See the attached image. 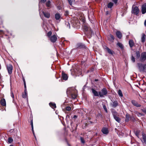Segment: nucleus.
I'll return each instance as SVG.
<instances>
[{
    "mask_svg": "<svg viewBox=\"0 0 146 146\" xmlns=\"http://www.w3.org/2000/svg\"><path fill=\"white\" fill-rule=\"evenodd\" d=\"M77 90L73 88H68L66 91V94L68 97L70 98L74 99L77 96Z\"/></svg>",
    "mask_w": 146,
    "mask_h": 146,
    "instance_id": "1",
    "label": "nucleus"
},
{
    "mask_svg": "<svg viewBox=\"0 0 146 146\" xmlns=\"http://www.w3.org/2000/svg\"><path fill=\"white\" fill-rule=\"evenodd\" d=\"M137 66L140 72H146V64H143L141 63H138L137 64Z\"/></svg>",
    "mask_w": 146,
    "mask_h": 146,
    "instance_id": "2",
    "label": "nucleus"
},
{
    "mask_svg": "<svg viewBox=\"0 0 146 146\" xmlns=\"http://www.w3.org/2000/svg\"><path fill=\"white\" fill-rule=\"evenodd\" d=\"M111 111L114 119L117 122L119 123L120 122L121 119L118 117L119 115L117 112L113 109H112Z\"/></svg>",
    "mask_w": 146,
    "mask_h": 146,
    "instance_id": "3",
    "label": "nucleus"
},
{
    "mask_svg": "<svg viewBox=\"0 0 146 146\" xmlns=\"http://www.w3.org/2000/svg\"><path fill=\"white\" fill-rule=\"evenodd\" d=\"M108 90L105 88H103L102 89L101 91L98 92L99 96L100 97H103L104 96H106L108 94Z\"/></svg>",
    "mask_w": 146,
    "mask_h": 146,
    "instance_id": "4",
    "label": "nucleus"
},
{
    "mask_svg": "<svg viewBox=\"0 0 146 146\" xmlns=\"http://www.w3.org/2000/svg\"><path fill=\"white\" fill-rule=\"evenodd\" d=\"M103 47L105 50L111 55L113 56V54H115V52L112 50L110 49L107 46L104 45L103 46Z\"/></svg>",
    "mask_w": 146,
    "mask_h": 146,
    "instance_id": "5",
    "label": "nucleus"
},
{
    "mask_svg": "<svg viewBox=\"0 0 146 146\" xmlns=\"http://www.w3.org/2000/svg\"><path fill=\"white\" fill-rule=\"evenodd\" d=\"M146 60V52H143L141 54L139 60L141 62H144Z\"/></svg>",
    "mask_w": 146,
    "mask_h": 146,
    "instance_id": "6",
    "label": "nucleus"
},
{
    "mask_svg": "<svg viewBox=\"0 0 146 146\" xmlns=\"http://www.w3.org/2000/svg\"><path fill=\"white\" fill-rule=\"evenodd\" d=\"M28 121L30 123L31 125V128H32V131L33 135L34 136H35V133H34V131L33 129V116L31 115L30 117L29 118V119L28 120Z\"/></svg>",
    "mask_w": 146,
    "mask_h": 146,
    "instance_id": "7",
    "label": "nucleus"
},
{
    "mask_svg": "<svg viewBox=\"0 0 146 146\" xmlns=\"http://www.w3.org/2000/svg\"><path fill=\"white\" fill-rule=\"evenodd\" d=\"M112 102L110 103V105L111 107L114 108H115L117 106H119V104L118 102L115 100L113 101L111 100Z\"/></svg>",
    "mask_w": 146,
    "mask_h": 146,
    "instance_id": "8",
    "label": "nucleus"
},
{
    "mask_svg": "<svg viewBox=\"0 0 146 146\" xmlns=\"http://www.w3.org/2000/svg\"><path fill=\"white\" fill-rule=\"evenodd\" d=\"M76 48L78 49L84 48L85 49L86 48L85 45L81 43H78L76 46Z\"/></svg>",
    "mask_w": 146,
    "mask_h": 146,
    "instance_id": "9",
    "label": "nucleus"
},
{
    "mask_svg": "<svg viewBox=\"0 0 146 146\" xmlns=\"http://www.w3.org/2000/svg\"><path fill=\"white\" fill-rule=\"evenodd\" d=\"M132 11L133 14L137 15L139 12V9L138 7L135 6L133 9H132Z\"/></svg>",
    "mask_w": 146,
    "mask_h": 146,
    "instance_id": "10",
    "label": "nucleus"
},
{
    "mask_svg": "<svg viewBox=\"0 0 146 146\" xmlns=\"http://www.w3.org/2000/svg\"><path fill=\"white\" fill-rule=\"evenodd\" d=\"M107 38L108 41L111 42H114L115 37L113 35L110 34L108 35Z\"/></svg>",
    "mask_w": 146,
    "mask_h": 146,
    "instance_id": "11",
    "label": "nucleus"
},
{
    "mask_svg": "<svg viewBox=\"0 0 146 146\" xmlns=\"http://www.w3.org/2000/svg\"><path fill=\"white\" fill-rule=\"evenodd\" d=\"M131 102L133 105L135 107H140L141 106V104L139 103L134 100H132Z\"/></svg>",
    "mask_w": 146,
    "mask_h": 146,
    "instance_id": "12",
    "label": "nucleus"
},
{
    "mask_svg": "<svg viewBox=\"0 0 146 146\" xmlns=\"http://www.w3.org/2000/svg\"><path fill=\"white\" fill-rule=\"evenodd\" d=\"M57 40L56 35H54L50 37V41L53 43L56 42Z\"/></svg>",
    "mask_w": 146,
    "mask_h": 146,
    "instance_id": "13",
    "label": "nucleus"
},
{
    "mask_svg": "<svg viewBox=\"0 0 146 146\" xmlns=\"http://www.w3.org/2000/svg\"><path fill=\"white\" fill-rule=\"evenodd\" d=\"M8 73L9 74H12L13 70L12 65L11 64H9L7 66V68Z\"/></svg>",
    "mask_w": 146,
    "mask_h": 146,
    "instance_id": "14",
    "label": "nucleus"
},
{
    "mask_svg": "<svg viewBox=\"0 0 146 146\" xmlns=\"http://www.w3.org/2000/svg\"><path fill=\"white\" fill-rule=\"evenodd\" d=\"M62 78L65 80H67L68 78V76L67 74H65L63 71L62 73Z\"/></svg>",
    "mask_w": 146,
    "mask_h": 146,
    "instance_id": "15",
    "label": "nucleus"
},
{
    "mask_svg": "<svg viewBox=\"0 0 146 146\" xmlns=\"http://www.w3.org/2000/svg\"><path fill=\"white\" fill-rule=\"evenodd\" d=\"M0 103L1 106L3 107H5L6 106V102L5 99L2 98L0 101Z\"/></svg>",
    "mask_w": 146,
    "mask_h": 146,
    "instance_id": "16",
    "label": "nucleus"
},
{
    "mask_svg": "<svg viewBox=\"0 0 146 146\" xmlns=\"http://www.w3.org/2000/svg\"><path fill=\"white\" fill-rule=\"evenodd\" d=\"M141 11L142 14H144L146 13V3H144L142 5Z\"/></svg>",
    "mask_w": 146,
    "mask_h": 146,
    "instance_id": "17",
    "label": "nucleus"
},
{
    "mask_svg": "<svg viewBox=\"0 0 146 146\" xmlns=\"http://www.w3.org/2000/svg\"><path fill=\"white\" fill-rule=\"evenodd\" d=\"M86 32V33H87V35L88 37V38H90L92 37V34L94 33L92 30H89Z\"/></svg>",
    "mask_w": 146,
    "mask_h": 146,
    "instance_id": "18",
    "label": "nucleus"
},
{
    "mask_svg": "<svg viewBox=\"0 0 146 146\" xmlns=\"http://www.w3.org/2000/svg\"><path fill=\"white\" fill-rule=\"evenodd\" d=\"M116 35L117 37L119 39H121L122 36L121 33L119 31H117L116 33Z\"/></svg>",
    "mask_w": 146,
    "mask_h": 146,
    "instance_id": "19",
    "label": "nucleus"
},
{
    "mask_svg": "<svg viewBox=\"0 0 146 146\" xmlns=\"http://www.w3.org/2000/svg\"><path fill=\"white\" fill-rule=\"evenodd\" d=\"M102 132L104 134H108L109 133L108 129L106 127H103L101 130Z\"/></svg>",
    "mask_w": 146,
    "mask_h": 146,
    "instance_id": "20",
    "label": "nucleus"
},
{
    "mask_svg": "<svg viewBox=\"0 0 146 146\" xmlns=\"http://www.w3.org/2000/svg\"><path fill=\"white\" fill-rule=\"evenodd\" d=\"M42 13H43L44 16L45 17L47 18H49L50 17V13L42 11Z\"/></svg>",
    "mask_w": 146,
    "mask_h": 146,
    "instance_id": "21",
    "label": "nucleus"
},
{
    "mask_svg": "<svg viewBox=\"0 0 146 146\" xmlns=\"http://www.w3.org/2000/svg\"><path fill=\"white\" fill-rule=\"evenodd\" d=\"M92 93L94 94L95 96H99V95L98 92L95 90L93 88L91 89Z\"/></svg>",
    "mask_w": 146,
    "mask_h": 146,
    "instance_id": "22",
    "label": "nucleus"
},
{
    "mask_svg": "<svg viewBox=\"0 0 146 146\" xmlns=\"http://www.w3.org/2000/svg\"><path fill=\"white\" fill-rule=\"evenodd\" d=\"M83 28L84 30L86 32L90 30H91V29L88 27V25L85 24L83 25Z\"/></svg>",
    "mask_w": 146,
    "mask_h": 146,
    "instance_id": "23",
    "label": "nucleus"
},
{
    "mask_svg": "<svg viewBox=\"0 0 146 146\" xmlns=\"http://www.w3.org/2000/svg\"><path fill=\"white\" fill-rule=\"evenodd\" d=\"M129 44L130 48H132L134 45V43L133 40H130L129 41Z\"/></svg>",
    "mask_w": 146,
    "mask_h": 146,
    "instance_id": "24",
    "label": "nucleus"
},
{
    "mask_svg": "<svg viewBox=\"0 0 146 146\" xmlns=\"http://www.w3.org/2000/svg\"><path fill=\"white\" fill-rule=\"evenodd\" d=\"M146 35L145 34L143 33L142 34V37L141 38V42L144 43L145 42L146 39Z\"/></svg>",
    "mask_w": 146,
    "mask_h": 146,
    "instance_id": "25",
    "label": "nucleus"
},
{
    "mask_svg": "<svg viewBox=\"0 0 146 146\" xmlns=\"http://www.w3.org/2000/svg\"><path fill=\"white\" fill-rule=\"evenodd\" d=\"M50 106L52 109H54L56 108V104L55 103L50 102L49 103Z\"/></svg>",
    "mask_w": 146,
    "mask_h": 146,
    "instance_id": "26",
    "label": "nucleus"
},
{
    "mask_svg": "<svg viewBox=\"0 0 146 146\" xmlns=\"http://www.w3.org/2000/svg\"><path fill=\"white\" fill-rule=\"evenodd\" d=\"M55 18L56 20H58L61 17L60 14L59 13H56L55 14Z\"/></svg>",
    "mask_w": 146,
    "mask_h": 146,
    "instance_id": "27",
    "label": "nucleus"
},
{
    "mask_svg": "<svg viewBox=\"0 0 146 146\" xmlns=\"http://www.w3.org/2000/svg\"><path fill=\"white\" fill-rule=\"evenodd\" d=\"M130 118V115L129 114H127L126 115L125 121V122H128L129 121Z\"/></svg>",
    "mask_w": 146,
    "mask_h": 146,
    "instance_id": "28",
    "label": "nucleus"
},
{
    "mask_svg": "<svg viewBox=\"0 0 146 146\" xmlns=\"http://www.w3.org/2000/svg\"><path fill=\"white\" fill-rule=\"evenodd\" d=\"M135 54L136 55V58L137 59H139L140 57V52L139 50L136 51L135 52Z\"/></svg>",
    "mask_w": 146,
    "mask_h": 146,
    "instance_id": "29",
    "label": "nucleus"
},
{
    "mask_svg": "<svg viewBox=\"0 0 146 146\" xmlns=\"http://www.w3.org/2000/svg\"><path fill=\"white\" fill-rule=\"evenodd\" d=\"M113 5V3L111 2H110L108 4L107 6L108 8L111 9Z\"/></svg>",
    "mask_w": 146,
    "mask_h": 146,
    "instance_id": "30",
    "label": "nucleus"
},
{
    "mask_svg": "<svg viewBox=\"0 0 146 146\" xmlns=\"http://www.w3.org/2000/svg\"><path fill=\"white\" fill-rule=\"evenodd\" d=\"M117 45L121 49H123V44L120 42H117Z\"/></svg>",
    "mask_w": 146,
    "mask_h": 146,
    "instance_id": "31",
    "label": "nucleus"
},
{
    "mask_svg": "<svg viewBox=\"0 0 146 146\" xmlns=\"http://www.w3.org/2000/svg\"><path fill=\"white\" fill-rule=\"evenodd\" d=\"M118 94L119 96L121 97H122L123 96V94L122 93L121 91V90L119 89V90L118 92Z\"/></svg>",
    "mask_w": 146,
    "mask_h": 146,
    "instance_id": "32",
    "label": "nucleus"
},
{
    "mask_svg": "<svg viewBox=\"0 0 146 146\" xmlns=\"http://www.w3.org/2000/svg\"><path fill=\"white\" fill-rule=\"evenodd\" d=\"M46 5L47 7H50L51 6L50 2V1H48L46 3Z\"/></svg>",
    "mask_w": 146,
    "mask_h": 146,
    "instance_id": "33",
    "label": "nucleus"
},
{
    "mask_svg": "<svg viewBox=\"0 0 146 146\" xmlns=\"http://www.w3.org/2000/svg\"><path fill=\"white\" fill-rule=\"evenodd\" d=\"M96 117L98 118H102V114L100 113H98L96 116Z\"/></svg>",
    "mask_w": 146,
    "mask_h": 146,
    "instance_id": "34",
    "label": "nucleus"
},
{
    "mask_svg": "<svg viewBox=\"0 0 146 146\" xmlns=\"http://www.w3.org/2000/svg\"><path fill=\"white\" fill-rule=\"evenodd\" d=\"M80 140L81 142V143H83V144H84L85 143V141L84 140V138L83 137H80Z\"/></svg>",
    "mask_w": 146,
    "mask_h": 146,
    "instance_id": "35",
    "label": "nucleus"
},
{
    "mask_svg": "<svg viewBox=\"0 0 146 146\" xmlns=\"http://www.w3.org/2000/svg\"><path fill=\"white\" fill-rule=\"evenodd\" d=\"M8 141L10 143H11L13 141V139L11 137H9L8 139Z\"/></svg>",
    "mask_w": 146,
    "mask_h": 146,
    "instance_id": "36",
    "label": "nucleus"
},
{
    "mask_svg": "<svg viewBox=\"0 0 146 146\" xmlns=\"http://www.w3.org/2000/svg\"><path fill=\"white\" fill-rule=\"evenodd\" d=\"M52 34V32L50 31H49L48 33H47V36L49 38H50V37L51 36V35Z\"/></svg>",
    "mask_w": 146,
    "mask_h": 146,
    "instance_id": "37",
    "label": "nucleus"
},
{
    "mask_svg": "<svg viewBox=\"0 0 146 146\" xmlns=\"http://www.w3.org/2000/svg\"><path fill=\"white\" fill-rule=\"evenodd\" d=\"M139 131H137L135 132V135L138 138H139Z\"/></svg>",
    "mask_w": 146,
    "mask_h": 146,
    "instance_id": "38",
    "label": "nucleus"
},
{
    "mask_svg": "<svg viewBox=\"0 0 146 146\" xmlns=\"http://www.w3.org/2000/svg\"><path fill=\"white\" fill-rule=\"evenodd\" d=\"M71 74L72 75H75L76 76H77V74L76 73V71L74 70H71Z\"/></svg>",
    "mask_w": 146,
    "mask_h": 146,
    "instance_id": "39",
    "label": "nucleus"
},
{
    "mask_svg": "<svg viewBox=\"0 0 146 146\" xmlns=\"http://www.w3.org/2000/svg\"><path fill=\"white\" fill-rule=\"evenodd\" d=\"M131 61L133 62H135V58L133 56V55H131Z\"/></svg>",
    "mask_w": 146,
    "mask_h": 146,
    "instance_id": "40",
    "label": "nucleus"
},
{
    "mask_svg": "<svg viewBox=\"0 0 146 146\" xmlns=\"http://www.w3.org/2000/svg\"><path fill=\"white\" fill-rule=\"evenodd\" d=\"M66 110V111H70L71 110V108L69 106H67L65 108Z\"/></svg>",
    "mask_w": 146,
    "mask_h": 146,
    "instance_id": "41",
    "label": "nucleus"
},
{
    "mask_svg": "<svg viewBox=\"0 0 146 146\" xmlns=\"http://www.w3.org/2000/svg\"><path fill=\"white\" fill-rule=\"evenodd\" d=\"M66 25H67V27H68L69 29H70V24L68 22H66Z\"/></svg>",
    "mask_w": 146,
    "mask_h": 146,
    "instance_id": "42",
    "label": "nucleus"
},
{
    "mask_svg": "<svg viewBox=\"0 0 146 146\" xmlns=\"http://www.w3.org/2000/svg\"><path fill=\"white\" fill-rule=\"evenodd\" d=\"M69 4L70 5H72V3L75 1V0H68Z\"/></svg>",
    "mask_w": 146,
    "mask_h": 146,
    "instance_id": "43",
    "label": "nucleus"
},
{
    "mask_svg": "<svg viewBox=\"0 0 146 146\" xmlns=\"http://www.w3.org/2000/svg\"><path fill=\"white\" fill-rule=\"evenodd\" d=\"M77 24L76 22L74 21L72 24L73 27L74 28L77 27Z\"/></svg>",
    "mask_w": 146,
    "mask_h": 146,
    "instance_id": "44",
    "label": "nucleus"
},
{
    "mask_svg": "<svg viewBox=\"0 0 146 146\" xmlns=\"http://www.w3.org/2000/svg\"><path fill=\"white\" fill-rule=\"evenodd\" d=\"M22 79L24 82V86L26 87V83L25 79L23 76Z\"/></svg>",
    "mask_w": 146,
    "mask_h": 146,
    "instance_id": "45",
    "label": "nucleus"
},
{
    "mask_svg": "<svg viewBox=\"0 0 146 146\" xmlns=\"http://www.w3.org/2000/svg\"><path fill=\"white\" fill-rule=\"evenodd\" d=\"M65 16H67L69 15V12L68 11H66L65 12V13L64 14Z\"/></svg>",
    "mask_w": 146,
    "mask_h": 146,
    "instance_id": "46",
    "label": "nucleus"
},
{
    "mask_svg": "<svg viewBox=\"0 0 146 146\" xmlns=\"http://www.w3.org/2000/svg\"><path fill=\"white\" fill-rule=\"evenodd\" d=\"M103 107L104 109L105 110L106 112L107 113H108V111H107V109L106 108V106H105V105H104L103 106Z\"/></svg>",
    "mask_w": 146,
    "mask_h": 146,
    "instance_id": "47",
    "label": "nucleus"
},
{
    "mask_svg": "<svg viewBox=\"0 0 146 146\" xmlns=\"http://www.w3.org/2000/svg\"><path fill=\"white\" fill-rule=\"evenodd\" d=\"M24 88H25V89H24L25 94H24L27 95L26 86V87L24 86Z\"/></svg>",
    "mask_w": 146,
    "mask_h": 146,
    "instance_id": "48",
    "label": "nucleus"
},
{
    "mask_svg": "<svg viewBox=\"0 0 146 146\" xmlns=\"http://www.w3.org/2000/svg\"><path fill=\"white\" fill-rule=\"evenodd\" d=\"M27 94H22V97L23 98H26L27 97Z\"/></svg>",
    "mask_w": 146,
    "mask_h": 146,
    "instance_id": "49",
    "label": "nucleus"
},
{
    "mask_svg": "<svg viewBox=\"0 0 146 146\" xmlns=\"http://www.w3.org/2000/svg\"><path fill=\"white\" fill-rule=\"evenodd\" d=\"M4 33V32L3 31L0 30V37L2 36Z\"/></svg>",
    "mask_w": 146,
    "mask_h": 146,
    "instance_id": "50",
    "label": "nucleus"
},
{
    "mask_svg": "<svg viewBox=\"0 0 146 146\" xmlns=\"http://www.w3.org/2000/svg\"><path fill=\"white\" fill-rule=\"evenodd\" d=\"M136 114L137 115H138L139 116H141L143 115V114L141 113H140L138 111L136 112Z\"/></svg>",
    "mask_w": 146,
    "mask_h": 146,
    "instance_id": "51",
    "label": "nucleus"
},
{
    "mask_svg": "<svg viewBox=\"0 0 146 146\" xmlns=\"http://www.w3.org/2000/svg\"><path fill=\"white\" fill-rule=\"evenodd\" d=\"M141 110L143 113L146 114V109H142Z\"/></svg>",
    "mask_w": 146,
    "mask_h": 146,
    "instance_id": "52",
    "label": "nucleus"
},
{
    "mask_svg": "<svg viewBox=\"0 0 146 146\" xmlns=\"http://www.w3.org/2000/svg\"><path fill=\"white\" fill-rule=\"evenodd\" d=\"M88 124H93L94 123H96V121L95 122H93L92 121H88Z\"/></svg>",
    "mask_w": 146,
    "mask_h": 146,
    "instance_id": "53",
    "label": "nucleus"
},
{
    "mask_svg": "<svg viewBox=\"0 0 146 146\" xmlns=\"http://www.w3.org/2000/svg\"><path fill=\"white\" fill-rule=\"evenodd\" d=\"M11 97L13 98H14V95L12 92H11Z\"/></svg>",
    "mask_w": 146,
    "mask_h": 146,
    "instance_id": "54",
    "label": "nucleus"
},
{
    "mask_svg": "<svg viewBox=\"0 0 146 146\" xmlns=\"http://www.w3.org/2000/svg\"><path fill=\"white\" fill-rule=\"evenodd\" d=\"M64 140L66 143H68V139L66 137H65Z\"/></svg>",
    "mask_w": 146,
    "mask_h": 146,
    "instance_id": "55",
    "label": "nucleus"
},
{
    "mask_svg": "<svg viewBox=\"0 0 146 146\" xmlns=\"http://www.w3.org/2000/svg\"><path fill=\"white\" fill-rule=\"evenodd\" d=\"M3 24V21L2 19L0 18V25H1Z\"/></svg>",
    "mask_w": 146,
    "mask_h": 146,
    "instance_id": "56",
    "label": "nucleus"
},
{
    "mask_svg": "<svg viewBox=\"0 0 146 146\" xmlns=\"http://www.w3.org/2000/svg\"><path fill=\"white\" fill-rule=\"evenodd\" d=\"M118 0H113V1L115 4H116L117 3Z\"/></svg>",
    "mask_w": 146,
    "mask_h": 146,
    "instance_id": "57",
    "label": "nucleus"
},
{
    "mask_svg": "<svg viewBox=\"0 0 146 146\" xmlns=\"http://www.w3.org/2000/svg\"><path fill=\"white\" fill-rule=\"evenodd\" d=\"M46 1V0H40V2L43 3H45Z\"/></svg>",
    "mask_w": 146,
    "mask_h": 146,
    "instance_id": "58",
    "label": "nucleus"
},
{
    "mask_svg": "<svg viewBox=\"0 0 146 146\" xmlns=\"http://www.w3.org/2000/svg\"><path fill=\"white\" fill-rule=\"evenodd\" d=\"M77 117V116L76 115H74L73 116V118L76 119Z\"/></svg>",
    "mask_w": 146,
    "mask_h": 146,
    "instance_id": "59",
    "label": "nucleus"
},
{
    "mask_svg": "<svg viewBox=\"0 0 146 146\" xmlns=\"http://www.w3.org/2000/svg\"><path fill=\"white\" fill-rule=\"evenodd\" d=\"M110 14V12L109 11H107L106 12V15H107L108 14Z\"/></svg>",
    "mask_w": 146,
    "mask_h": 146,
    "instance_id": "60",
    "label": "nucleus"
},
{
    "mask_svg": "<svg viewBox=\"0 0 146 146\" xmlns=\"http://www.w3.org/2000/svg\"><path fill=\"white\" fill-rule=\"evenodd\" d=\"M88 124V123H86L85 125V126H84L85 127H86L87 126Z\"/></svg>",
    "mask_w": 146,
    "mask_h": 146,
    "instance_id": "61",
    "label": "nucleus"
},
{
    "mask_svg": "<svg viewBox=\"0 0 146 146\" xmlns=\"http://www.w3.org/2000/svg\"><path fill=\"white\" fill-rule=\"evenodd\" d=\"M82 21L83 23H85V20L84 19H82Z\"/></svg>",
    "mask_w": 146,
    "mask_h": 146,
    "instance_id": "62",
    "label": "nucleus"
},
{
    "mask_svg": "<svg viewBox=\"0 0 146 146\" xmlns=\"http://www.w3.org/2000/svg\"><path fill=\"white\" fill-rule=\"evenodd\" d=\"M144 25L146 27V19L145 21Z\"/></svg>",
    "mask_w": 146,
    "mask_h": 146,
    "instance_id": "63",
    "label": "nucleus"
},
{
    "mask_svg": "<svg viewBox=\"0 0 146 146\" xmlns=\"http://www.w3.org/2000/svg\"><path fill=\"white\" fill-rule=\"evenodd\" d=\"M67 144L68 146H71V145L69 143H68Z\"/></svg>",
    "mask_w": 146,
    "mask_h": 146,
    "instance_id": "64",
    "label": "nucleus"
}]
</instances>
